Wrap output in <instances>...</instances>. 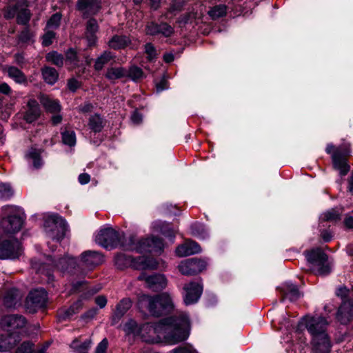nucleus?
I'll return each mask as SVG.
<instances>
[{
  "label": "nucleus",
  "mask_w": 353,
  "mask_h": 353,
  "mask_svg": "<svg viewBox=\"0 0 353 353\" xmlns=\"http://www.w3.org/2000/svg\"><path fill=\"white\" fill-rule=\"evenodd\" d=\"M127 326L147 343L154 344L164 341L169 344H176L188 338L190 321L185 314H181L179 316L165 319L158 323L143 324L139 328L132 321Z\"/></svg>",
  "instance_id": "1"
},
{
  "label": "nucleus",
  "mask_w": 353,
  "mask_h": 353,
  "mask_svg": "<svg viewBox=\"0 0 353 353\" xmlns=\"http://www.w3.org/2000/svg\"><path fill=\"white\" fill-rule=\"evenodd\" d=\"M119 234L111 228L101 229L95 236V241L99 245L112 248L119 245L127 249L136 250L139 252L159 253L163 250V243L161 239L156 237L148 238L139 241L136 245L125 246L121 243Z\"/></svg>",
  "instance_id": "2"
},
{
  "label": "nucleus",
  "mask_w": 353,
  "mask_h": 353,
  "mask_svg": "<svg viewBox=\"0 0 353 353\" xmlns=\"http://www.w3.org/2000/svg\"><path fill=\"white\" fill-rule=\"evenodd\" d=\"M301 323L305 325L312 336V347L313 353H330V341L326 333L327 321L322 316H306L302 319Z\"/></svg>",
  "instance_id": "3"
},
{
  "label": "nucleus",
  "mask_w": 353,
  "mask_h": 353,
  "mask_svg": "<svg viewBox=\"0 0 353 353\" xmlns=\"http://www.w3.org/2000/svg\"><path fill=\"white\" fill-rule=\"evenodd\" d=\"M140 307L146 308L154 316H160L171 312L174 308V300L171 294L163 292L156 296L142 294L139 297Z\"/></svg>",
  "instance_id": "4"
},
{
  "label": "nucleus",
  "mask_w": 353,
  "mask_h": 353,
  "mask_svg": "<svg viewBox=\"0 0 353 353\" xmlns=\"http://www.w3.org/2000/svg\"><path fill=\"white\" fill-rule=\"evenodd\" d=\"M77 265V259L74 258H69L68 256L59 259L58 262H55L54 259L51 256L46 259V261L42 264L34 265V268L41 274H43L47 278V281L50 282L53 280L52 272L54 270L60 271H66L75 268Z\"/></svg>",
  "instance_id": "5"
},
{
  "label": "nucleus",
  "mask_w": 353,
  "mask_h": 353,
  "mask_svg": "<svg viewBox=\"0 0 353 353\" xmlns=\"http://www.w3.org/2000/svg\"><path fill=\"white\" fill-rule=\"evenodd\" d=\"M2 216L1 225L6 232L15 233L21 230L25 219L21 209L13 205H6L2 208Z\"/></svg>",
  "instance_id": "6"
},
{
  "label": "nucleus",
  "mask_w": 353,
  "mask_h": 353,
  "mask_svg": "<svg viewBox=\"0 0 353 353\" xmlns=\"http://www.w3.org/2000/svg\"><path fill=\"white\" fill-rule=\"evenodd\" d=\"M306 258L312 270L318 275H327L331 271L327 256L320 249H314L307 252Z\"/></svg>",
  "instance_id": "7"
},
{
  "label": "nucleus",
  "mask_w": 353,
  "mask_h": 353,
  "mask_svg": "<svg viewBox=\"0 0 353 353\" xmlns=\"http://www.w3.org/2000/svg\"><path fill=\"white\" fill-rule=\"evenodd\" d=\"M336 294L343 299L336 317L341 323L345 324L353 315V291H349L345 287H340L336 290Z\"/></svg>",
  "instance_id": "8"
},
{
  "label": "nucleus",
  "mask_w": 353,
  "mask_h": 353,
  "mask_svg": "<svg viewBox=\"0 0 353 353\" xmlns=\"http://www.w3.org/2000/svg\"><path fill=\"white\" fill-rule=\"evenodd\" d=\"M44 228L50 238L59 241L65 234L66 223L61 216L57 214H50L45 219Z\"/></svg>",
  "instance_id": "9"
},
{
  "label": "nucleus",
  "mask_w": 353,
  "mask_h": 353,
  "mask_svg": "<svg viewBox=\"0 0 353 353\" xmlns=\"http://www.w3.org/2000/svg\"><path fill=\"white\" fill-rule=\"evenodd\" d=\"M129 262H130L131 265L137 270H154L157 268V263L154 259L144 256L132 259L127 257L124 254H119L115 258L116 265L119 268H123Z\"/></svg>",
  "instance_id": "10"
},
{
  "label": "nucleus",
  "mask_w": 353,
  "mask_h": 353,
  "mask_svg": "<svg viewBox=\"0 0 353 353\" xmlns=\"http://www.w3.org/2000/svg\"><path fill=\"white\" fill-rule=\"evenodd\" d=\"M328 154L332 153V159L335 169L340 171L341 175H345L350 170V166L346 161V156L350 153L347 149L342 150L341 148H335L332 144H328L326 148Z\"/></svg>",
  "instance_id": "11"
},
{
  "label": "nucleus",
  "mask_w": 353,
  "mask_h": 353,
  "mask_svg": "<svg viewBox=\"0 0 353 353\" xmlns=\"http://www.w3.org/2000/svg\"><path fill=\"white\" fill-rule=\"evenodd\" d=\"M47 301V293L43 289L31 291L26 299V306L29 312L34 313L38 309L43 307Z\"/></svg>",
  "instance_id": "12"
},
{
  "label": "nucleus",
  "mask_w": 353,
  "mask_h": 353,
  "mask_svg": "<svg viewBox=\"0 0 353 353\" xmlns=\"http://www.w3.org/2000/svg\"><path fill=\"white\" fill-rule=\"evenodd\" d=\"M206 268V263L195 258L184 260L179 265V270L182 274L194 275L201 272Z\"/></svg>",
  "instance_id": "13"
},
{
  "label": "nucleus",
  "mask_w": 353,
  "mask_h": 353,
  "mask_svg": "<svg viewBox=\"0 0 353 353\" xmlns=\"http://www.w3.org/2000/svg\"><path fill=\"white\" fill-rule=\"evenodd\" d=\"M26 324L25 319L18 315H8L3 316L0 321L1 327L9 333L18 332L17 330L23 327Z\"/></svg>",
  "instance_id": "14"
},
{
  "label": "nucleus",
  "mask_w": 353,
  "mask_h": 353,
  "mask_svg": "<svg viewBox=\"0 0 353 353\" xmlns=\"http://www.w3.org/2000/svg\"><path fill=\"white\" fill-rule=\"evenodd\" d=\"M21 246L18 241H6L0 243V259H14L21 254Z\"/></svg>",
  "instance_id": "15"
},
{
  "label": "nucleus",
  "mask_w": 353,
  "mask_h": 353,
  "mask_svg": "<svg viewBox=\"0 0 353 353\" xmlns=\"http://www.w3.org/2000/svg\"><path fill=\"white\" fill-rule=\"evenodd\" d=\"M183 290L185 291L183 294V300L185 305H190L195 303L200 298L203 287L198 283L191 282L186 284Z\"/></svg>",
  "instance_id": "16"
},
{
  "label": "nucleus",
  "mask_w": 353,
  "mask_h": 353,
  "mask_svg": "<svg viewBox=\"0 0 353 353\" xmlns=\"http://www.w3.org/2000/svg\"><path fill=\"white\" fill-rule=\"evenodd\" d=\"M76 6L83 17H88L99 11L101 2L99 0H77Z\"/></svg>",
  "instance_id": "17"
},
{
  "label": "nucleus",
  "mask_w": 353,
  "mask_h": 353,
  "mask_svg": "<svg viewBox=\"0 0 353 353\" xmlns=\"http://www.w3.org/2000/svg\"><path fill=\"white\" fill-rule=\"evenodd\" d=\"M138 279L145 281L148 287L153 290H159L165 288L167 281L162 274L146 275L145 273H141Z\"/></svg>",
  "instance_id": "18"
},
{
  "label": "nucleus",
  "mask_w": 353,
  "mask_h": 353,
  "mask_svg": "<svg viewBox=\"0 0 353 353\" xmlns=\"http://www.w3.org/2000/svg\"><path fill=\"white\" fill-rule=\"evenodd\" d=\"M102 261L103 256L97 252L88 250L83 252L81 255V265L88 268H92L101 264Z\"/></svg>",
  "instance_id": "19"
},
{
  "label": "nucleus",
  "mask_w": 353,
  "mask_h": 353,
  "mask_svg": "<svg viewBox=\"0 0 353 353\" xmlns=\"http://www.w3.org/2000/svg\"><path fill=\"white\" fill-rule=\"evenodd\" d=\"M21 340L18 332L1 334L0 336V352L12 350Z\"/></svg>",
  "instance_id": "20"
},
{
  "label": "nucleus",
  "mask_w": 353,
  "mask_h": 353,
  "mask_svg": "<svg viewBox=\"0 0 353 353\" xmlns=\"http://www.w3.org/2000/svg\"><path fill=\"white\" fill-rule=\"evenodd\" d=\"M199 245L191 240H187L183 244L179 245L176 249V254L180 257L186 256L200 252Z\"/></svg>",
  "instance_id": "21"
},
{
  "label": "nucleus",
  "mask_w": 353,
  "mask_h": 353,
  "mask_svg": "<svg viewBox=\"0 0 353 353\" xmlns=\"http://www.w3.org/2000/svg\"><path fill=\"white\" fill-rule=\"evenodd\" d=\"M41 114V110L37 101L30 99L27 103V108L23 115V119L28 123L36 121Z\"/></svg>",
  "instance_id": "22"
},
{
  "label": "nucleus",
  "mask_w": 353,
  "mask_h": 353,
  "mask_svg": "<svg viewBox=\"0 0 353 353\" xmlns=\"http://www.w3.org/2000/svg\"><path fill=\"white\" fill-rule=\"evenodd\" d=\"M21 294L16 289H11L5 292H0L4 305L7 307H14L21 299Z\"/></svg>",
  "instance_id": "23"
},
{
  "label": "nucleus",
  "mask_w": 353,
  "mask_h": 353,
  "mask_svg": "<svg viewBox=\"0 0 353 353\" xmlns=\"http://www.w3.org/2000/svg\"><path fill=\"white\" fill-rule=\"evenodd\" d=\"M99 26L97 21L94 19H90L87 22L85 37L89 46H93L97 41L96 32L98 31Z\"/></svg>",
  "instance_id": "24"
},
{
  "label": "nucleus",
  "mask_w": 353,
  "mask_h": 353,
  "mask_svg": "<svg viewBox=\"0 0 353 353\" xmlns=\"http://www.w3.org/2000/svg\"><path fill=\"white\" fill-rule=\"evenodd\" d=\"M105 77L112 83H115L118 79L127 77V69L123 67L108 68Z\"/></svg>",
  "instance_id": "25"
},
{
  "label": "nucleus",
  "mask_w": 353,
  "mask_h": 353,
  "mask_svg": "<svg viewBox=\"0 0 353 353\" xmlns=\"http://www.w3.org/2000/svg\"><path fill=\"white\" fill-rule=\"evenodd\" d=\"M40 102L48 112L55 114L61 110V105L59 101L50 98L48 96L41 95Z\"/></svg>",
  "instance_id": "26"
},
{
  "label": "nucleus",
  "mask_w": 353,
  "mask_h": 353,
  "mask_svg": "<svg viewBox=\"0 0 353 353\" xmlns=\"http://www.w3.org/2000/svg\"><path fill=\"white\" fill-rule=\"evenodd\" d=\"M115 55L110 51H104L94 62V68L95 70L100 71L103 67L112 61H114Z\"/></svg>",
  "instance_id": "27"
},
{
  "label": "nucleus",
  "mask_w": 353,
  "mask_h": 353,
  "mask_svg": "<svg viewBox=\"0 0 353 353\" xmlns=\"http://www.w3.org/2000/svg\"><path fill=\"white\" fill-rule=\"evenodd\" d=\"M9 77L12 79L17 83L26 85L28 79L24 73L14 66H8L6 68Z\"/></svg>",
  "instance_id": "28"
},
{
  "label": "nucleus",
  "mask_w": 353,
  "mask_h": 353,
  "mask_svg": "<svg viewBox=\"0 0 353 353\" xmlns=\"http://www.w3.org/2000/svg\"><path fill=\"white\" fill-rule=\"evenodd\" d=\"M282 292L285 298L289 299L290 301H296L301 296V292L298 290L296 285L291 283H285L283 288Z\"/></svg>",
  "instance_id": "29"
},
{
  "label": "nucleus",
  "mask_w": 353,
  "mask_h": 353,
  "mask_svg": "<svg viewBox=\"0 0 353 353\" xmlns=\"http://www.w3.org/2000/svg\"><path fill=\"white\" fill-rule=\"evenodd\" d=\"M130 43V39L123 35H115L108 41L110 48L114 50L124 48Z\"/></svg>",
  "instance_id": "30"
},
{
  "label": "nucleus",
  "mask_w": 353,
  "mask_h": 353,
  "mask_svg": "<svg viewBox=\"0 0 353 353\" xmlns=\"http://www.w3.org/2000/svg\"><path fill=\"white\" fill-rule=\"evenodd\" d=\"M61 139L64 145L73 147L77 142L76 134L74 130L67 127L61 130Z\"/></svg>",
  "instance_id": "31"
},
{
  "label": "nucleus",
  "mask_w": 353,
  "mask_h": 353,
  "mask_svg": "<svg viewBox=\"0 0 353 353\" xmlns=\"http://www.w3.org/2000/svg\"><path fill=\"white\" fill-rule=\"evenodd\" d=\"M132 306V301L128 298H124L117 305L114 311V318H121Z\"/></svg>",
  "instance_id": "32"
},
{
  "label": "nucleus",
  "mask_w": 353,
  "mask_h": 353,
  "mask_svg": "<svg viewBox=\"0 0 353 353\" xmlns=\"http://www.w3.org/2000/svg\"><path fill=\"white\" fill-rule=\"evenodd\" d=\"M41 153V151L40 150L31 148L26 155V159L32 162L34 168H39L43 165Z\"/></svg>",
  "instance_id": "33"
},
{
  "label": "nucleus",
  "mask_w": 353,
  "mask_h": 353,
  "mask_svg": "<svg viewBox=\"0 0 353 353\" xmlns=\"http://www.w3.org/2000/svg\"><path fill=\"white\" fill-rule=\"evenodd\" d=\"M41 73L44 81L51 85L54 84L59 77L57 71L50 67H44L42 68Z\"/></svg>",
  "instance_id": "34"
},
{
  "label": "nucleus",
  "mask_w": 353,
  "mask_h": 353,
  "mask_svg": "<svg viewBox=\"0 0 353 353\" xmlns=\"http://www.w3.org/2000/svg\"><path fill=\"white\" fill-rule=\"evenodd\" d=\"M92 344V341L90 339H88L83 342H80L79 340H74L70 347L74 350L75 353H88V350Z\"/></svg>",
  "instance_id": "35"
},
{
  "label": "nucleus",
  "mask_w": 353,
  "mask_h": 353,
  "mask_svg": "<svg viewBox=\"0 0 353 353\" xmlns=\"http://www.w3.org/2000/svg\"><path fill=\"white\" fill-rule=\"evenodd\" d=\"M227 7L223 4L216 5L210 8L208 14L212 19H216L226 14Z\"/></svg>",
  "instance_id": "36"
},
{
  "label": "nucleus",
  "mask_w": 353,
  "mask_h": 353,
  "mask_svg": "<svg viewBox=\"0 0 353 353\" xmlns=\"http://www.w3.org/2000/svg\"><path fill=\"white\" fill-rule=\"evenodd\" d=\"M127 77L133 81H137L144 77V74L140 68L133 65L127 69Z\"/></svg>",
  "instance_id": "37"
},
{
  "label": "nucleus",
  "mask_w": 353,
  "mask_h": 353,
  "mask_svg": "<svg viewBox=\"0 0 353 353\" xmlns=\"http://www.w3.org/2000/svg\"><path fill=\"white\" fill-rule=\"evenodd\" d=\"M89 126L94 132H100L103 128L101 118L98 114L92 116L89 120Z\"/></svg>",
  "instance_id": "38"
},
{
  "label": "nucleus",
  "mask_w": 353,
  "mask_h": 353,
  "mask_svg": "<svg viewBox=\"0 0 353 353\" xmlns=\"http://www.w3.org/2000/svg\"><path fill=\"white\" fill-rule=\"evenodd\" d=\"M46 60L59 67H61L63 65V56L57 52L48 53L46 55Z\"/></svg>",
  "instance_id": "39"
},
{
  "label": "nucleus",
  "mask_w": 353,
  "mask_h": 353,
  "mask_svg": "<svg viewBox=\"0 0 353 353\" xmlns=\"http://www.w3.org/2000/svg\"><path fill=\"white\" fill-rule=\"evenodd\" d=\"M61 17L62 16L59 12H57L52 15L47 22L46 29L53 30L58 28L61 23Z\"/></svg>",
  "instance_id": "40"
},
{
  "label": "nucleus",
  "mask_w": 353,
  "mask_h": 353,
  "mask_svg": "<svg viewBox=\"0 0 353 353\" xmlns=\"http://www.w3.org/2000/svg\"><path fill=\"white\" fill-rule=\"evenodd\" d=\"M13 194V190L8 183H0V199H10Z\"/></svg>",
  "instance_id": "41"
},
{
  "label": "nucleus",
  "mask_w": 353,
  "mask_h": 353,
  "mask_svg": "<svg viewBox=\"0 0 353 353\" xmlns=\"http://www.w3.org/2000/svg\"><path fill=\"white\" fill-rule=\"evenodd\" d=\"M320 219L323 221H336L340 219V214L335 209H332L322 214Z\"/></svg>",
  "instance_id": "42"
},
{
  "label": "nucleus",
  "mask_w": 353,
  "mask_h": 353,
  "mask_svg": "<svg viewBox=\"0 0 353 353\" xmlns=\"http://www.w3.org/2000/svg\"><path fill=\"white\" fill-rule=\"evenodd\" d=\"M30 18V12L28 9H22L17 14V23L26 25L28 23Z\"/></svg>",
  "instance_id": "43"
},
{
  "label": "nucleus",
  "mask_w": 353,
  "mask_h": 353,
  "mask_svg": "<svg viewBox=\"0 0 353 353\" xmlns=\"http://www.w3.org/2000/svg\"><path fill=\"white\" fill-rule=\"evenodd\" d=\"M66 61L69 62L72 67H75L78 65V57L74 50L70 49L67 51Z\"/></svg>",
  "instance_id": "44"
},
{
  "label": "nucleus",
  "mask_w": 353,
  "mask_h": 353,
  "mask_svg": "<svg viewBox=\"0 0 353 353\" xmlns=\"http://www.w3.org/2000/svg\"><path fill=\"white\" fill-rule=\"evenodd\" d=\"M192 233L193 235L198 236L201 239H205L207 236V233L203 227L201 225H194L192 227Z\"/></svg>",
  "instance_id": "45"
},
{
  "label": "nucleus",
  "mask_w": 353,
  "mask_h": 353,
  "mask_svg": "<svg viewBox=\"0 0 353 353\" xmlns=\"http://www.w3.org/2000/svg\"><path fill=\"white\" fill-rule=\"evenodd\" d=\"M55 37V33L51 30L47 29L46 33L43 36V45L48 46L52 43V40Z\"/></svg>",
  "instance_id": "46"
},
{
  "label": "nucleus",
  "mask_w": 353,
  "mask_h": 353,
  "mask_svg": "<svg viewBox=\"0 0 353 353\" xmlns=\"http://www.w3.org/2000/svg\"><path fill=\"white\" fill-rule=\"evenodd\" d=\"M32 343L30 342H23L19 347H18L15 353H32Z\"/></svg>",
  "instance_id": "47"
},
{
  "label": "nucleus",
  "mask_w": 353,
  "mask_h": 353,
  "mask_svg": "<svg viewBox=\"0 0 353 353\" xmlns=\"http://www.w3.org/2000/svg\"><path fill=\"white\" fill-rule=\"evenodd\" d=\"M160 27L159 34H161L165 37H170L173 33V28L166 23H161L160 24Z\"/></svg>",
  "instance_id": "48"
},
{
  "label": "nucleus",
  "mask_w": 353,
  "mask_h": 353,
  "mask_svg": "<svg viewBox=\"0 0 353 353\" xmlns=\"http://www.w3.org/2000/svg\"><path fill=\"white\" fill-rule=\"evenodd\" d=\"M160 24L154 22L149 23L146 27V33L150 35L159 34Z\"/></svg>",
  "instance_id": "49"
},
{
  "label": "nucleus",
  "mask_w": 353,
  "mask_h": 353,
  "mask_svg": "<svg viewBox=\"0 0 353 353\" xmlns=\"http://www.w3.org/2000/svg\"><path fill=\"white\" fill-rule=\"evenodd\" d=\"M145 53L148 55V59L149 61H152L157 55L156 50L152 44L147 43L145 46Z\"/></svg>",
  "instance_id": "50"
},
{
  "label": "nucleus",
  "mask_w": 353,
  "mask_h": 353,
  "mask_svg": "<svg viewBox=\"0 0 353 353\" xmlns=\"http://www.w3.org/2000/svg\"><path fill=\"white\" fill-rule=\"evenodd\" d=\"M108 341L104 338L97 346L95 353H107Z\"/></svg>",
  "instance_id": "51"
},
{
  "label": "nucleus",
  "mask_w": 353,
  "mask_h": 353,
  "mask_svg": "<svg viewBox=\"0 0 353 353\" xmlns=\"http://www.w3.org/2000/svg\"><path fill=\"white\" fill-rule=\"evenodd\" d=\"M172 353H197L191 345L179 347L172 350Z\"/></svg>",
  "instance_id": "52"
},
{
  "label": "nucleus",
  "mask_w": 353,
  "mask_h": 353,
  "mask_svg": "<svg viewBox=\"0 0 353 353\" xmlns=\"http://www.w3.org/2000/svg\"><path fill=\"white\" fill-rule=\"evenodd\" d=\"M32 37V32L27 28L23 30L19 35V40L23 43H27L31 41Z\"/></svg>",
  "instance_id": "53"
},
{
  "label": "nucleus",
  "mask_w": 353,
  "mask_h": 353,
  "mask_svg": "<svg viewBox=\"0 0 353 353\" xmlns=\"http://www.w3.org/2000/svg\"><path fill=\"white\" fill-rule=\"evenodd\" d=\"M83 306L82 301L81 300L77 301L66 312V316H70L72 314H74L79 308Z\"/></svg>",
  "instance_id": "54"
},
{
  "label": "nucleus",
  "mask_w": 353,
  "mask_h": 353,
  "mask_svg": "<svg viewBox=\"0 0 353 353\" xmlns=\"http://www.w3.org/2000/svg\"><path fill=\"white\" fill-rule=\"evenodd\" d=\"M95 303L100 308H103L107 304V299L104 296H98L95 298Z\"/></svg>",
  "instance_id": "55"
},
{
  "label": "nucleus",
  "mask_w": 353,
  "mask_h": 353,
  "mask_svg": "<svg viewBox=\"0 0 353 353\" xmlns=\"http://www.w3.org/2000/svg\"><path fill=\"white\" fill-rule=\"evenodd\" d=\"M131 120L134 123L138 124L142 121V115L137 111H134L131 116Z\"/></svg>",
  "instance_id": "56"
},
{
  "label": "nucleus",
  "mask_w": 353,
  "mask_h": 353,
  "mask_svg": "<svg viewBox=\"0 0 353 353\" xmlns=\"http://www.w3.org/2000/svg\"><path fill=\"white\" fill-rule=\"evenodd\" d=\"M78 109H79V112H83V113L89 112L92 110V104H90L89 103H86L83 105H80L78 108Z\"/></svg>",
  "instance_id": "57"
},
{
  "label": "nucleus",
  "mask_w": 353,
  "mask_h": 353,
  "mask_svg": "<svg viewBox=\"0 0 353 353\" xmlns=\"http://www.w3.org/2000/svg\"><path fill=\"white\" fill-rule=\"evenodd\" d=\"M90 175L86 173L81 174L79 176V182L82 185L88 183L90 181Z\"/></svg>",
  "instance_id": "58"
},
{
  "label": "nucleus",
  "mask_w": 353,
  "mask_h": 353,
  "mask_svg": "<svg viewBox=\"0 0 353 353\" xmlns=\"http://www.w3.org/2000/svg\"><path fill=\"white\" fill-rule=\"evenodd\" d=\"M0 92L9 94L11 92V88L6 83H2L0 84Z\"/></svg>",
  "instance_id": "59"
},
{
  "label": "nucleus",
  "mask_w": 353,
  "mask_h": 353,
  "mask_svg": "<svg viewBox=\"0 0 353 353\" xmlns=\"http://www.w3.org/2000/svg\"><path fill=\"white\" fill-rule=\"evenodd\" d=\"M98 313V310L95 307L89 310L87 312H85L83 315L84 318L92 319L94 318Z\"/></svg>",
  "instance_id": "60"
},
{
  "label": "nucleus",
  "mask_w": 353,
  "mask_h": 353,
  "mask_svg": "<svg viewBox=\"0 0 353 353\" xmlns=\"http://www.w3.org/2000/svg\"><path fill=\"white\" fill-rule=\"evenodd\" d=\"M344 224L348 228H353V215H347L344 220Z\"/></svg>",
  "instance_id": "61"
},
{
  "label": "nucleus",
  "mask_w": 353,
  "mask_h": 353,
  "mask_svg": "<svg viewBox=\"0 0 353 353\" xmlns=\"http://www.w3.org/2000/svg\"><path fill=\"white\" fill-rule=\"evenodd\" d=\"M68 88L72 91H75L79 86V83L75 79H70L68 83Z\"/></svg>",
  "instance_id": "62"
},
{
  "label": "nucleus",
  "mask_w": 353,
  "mask_h": 353,
  "mask_svg": "<svg viewBox=\"0 0 353 353\" xmlns=\"http://www.w3.org/2000/svg\"><path fill=\"white\" fill-rule=\"evenodd\" d=\"M17 9L16 7L11 8L6 13L5 17L8 19L14 17V14L17 12Z\"/></svg>",
  "instance_id": "63"
},
{
  "label": "nucleus",
  "mask_w": 353,
  "mask_h": 353,
  "mask_svg": "<svg viewBox=\"0 0 353 353\" xmlns=\"http://www.w3.org/2000/svg\"><path fill=\"white\" fill-rule=\"evenodd\" d=\"M62 121V117L59 114H55L52 117V122L53 125H57Z\"/></svg>",
  "instance_id": "64"
}]
</instances>
